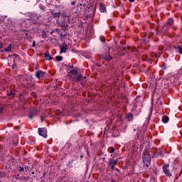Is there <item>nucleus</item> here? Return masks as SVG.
<instances>
[{
    "label": "nucleus",
    "instance_id": "obj_41",
    "mask_svg": "<svg viewBox=\"0 0 182 182\" xmlns=\"http://www.w3.org/2000/svg\"><path fill=\"white\" fill-rule=\"evenodd\" d=\"M114 29H116V28H114V27L112 28V31H114Z\"/></svg>",
    "mask_w": 182,
    "mask_h": 182
},
{
    "label": "nucleus",
    "instance_id": "obj_52",
    "mask_svg": "<svg viewBox=\"0 0 182 182\" xmlns=\"http://www.w3.org/2000/svg\"><path fill=\"white\" fill-rule=\"evenodd\" d=\"M25 169L26 170V169H27V168H26V167H25Z\"/></svg>",
    "mask_w": 182,
    "mask_h": 182
},
{
    "label": "nucleus",
    "instance_id": "obj_21",
    "mask_svg": "<svg viewBox=\"0 0 182 182\" xmlns=\"http://www.w3.org/2000/svg\"><path fill=\"white\" fill-rule=\"evenodd\" d=\"M100 11L101 12H106V7H105L103 4L100 6Z\"/></svg>",
    "mask_w": 182,
    "mask_h": 182
},
{
    "label": "nucleus",
    "instance_id": "obj_49",
    "mask_svg": "<svg viewBox=\"0 0 182 182\" xmlns=\"http://www.w3.org/2000/svg\"><path fill=\"white\" fill-rule=\"evenodd\" d=\"M28 33H26V36H28Z\"/></svg>",
    "mask_w": 182,
    "mask_h": 182
},
{
    "label": "nucleus",
    "instance_id": "obj_23",
    "mask_svg": "<svg viewBox=\"0 0 182 182\" xmlns=\"http://www.w3.org/2000/svg\"><path fill=\"white\" fill-rule=\"evenodd\" d=\"M109 153H114V148L109 147Z\"/></svg>",
    "mask_w": 182,
    "mask_h": 182
},
{
    "label": "nucleus",
    "instance_id": "obj_53",
    "mask_svg": "<svg viewBox=\"0 0 182 182\" xmlns=\"http://www.w3.org/2000/svg\"><path fill=\"white\" fill-rule=\"evenodd\" d=\"M1 110H2V108H1V109H0V111H1Z\"/></svg>",
    "mask_w": 182,
    "mask_h": 182
},
{
    "label": "nucleus",
    "instance_id": "obj_25",
    "mask_svg": "<svg viewBox=\"0 0 182 182\" xmlns=\"http://www.w3.org/2000/svg\"><path fill=\"white\" fill-rule=\"evenodd\" d=\"M19 171L22 173V171H25V168H23V166H19Z\"/></svg>",
    "mask_w": 182,
    "mask_h": 182
},
{
    "label": "nucleus",
    "instance_id": "obj_19",
    "mask_svg": "<svg viewBox=\"0 0 182 182\" xmlns=\"http://www.w3.org/2000/svg\"><path fill=\"white\" fill-rule=\"evenodd\" d=\"M66 50H68V48L60 47V53H66Z\"/></svg>",
    "mask_w": 182,
    "mask_h": 182
},
{
    "label": "nucleus",
    "instance_id": "obj_2",
    "mask_svg": "<svg viewBox=\"0 0 182 182\" xmlns=\"http://www.w3.org/2000/svg\"><path fill=\"white\" fill-rule=\"evenodd\" d=\"M143 163L144 166L146 167H149L151 163V156L147 151L144 152V156H143Z\"/></svg>",
    "mask_w": 182,
    "mask_h": 182
},
{
    "label": "nucleus",
    "instance_id": "obj_31",
    "mask_svg": "<svg viewBox=\"0 0 182 182\" xmlns=\"http://www.w3.org/2000/svg\"><path fill=\"white\" fill-rule=\"evenodd\" d=\"M25 181H29V176L24 177Z\"/></svg>",
    "mask_w": 182,
    "mask_h": 182
},
{
    "label": "nucleus",
    "instance_id": "obj_42",
    "mask_svg": "<svg viewBox=\"0 0 182 182\" xmlns=\"http://www.w3.org/2000/svg\"><path fill=\"white\" fill-rule=\"evenodd\" d=\"M129 2H134V0H129Z\"/></svg>",
    "mask_w": 182,
    "mask_h": 182
},
{
    "label": "nucleus",
    "instance_id": "obj_8",
    "mask_svg": "<svg viewBox=\"0 0 182 182\" xmlns=\"http://www.w3.org/2000/svg\"><path fill=\"white\" fill-rule=\"evenodd\" d=\"M69 76L73 79L74 77H75V76L77 75V69H73L71 70L69 73H68Z\"/></svg>",
    "mask_w": 182,
    "mask_h": 182
},
{
    "label": "nucleus",
    "instance_id": "obj_24",
    "mask_svg": "<svg viewBox=\"0 0 182 182\" xmlns=\"http://www.w3.org/2000/svg\"><path fill=\"white\" fill-rule=\"evenodd\" d=\"M7 95H8V96H15V92L11 91L9 93H8Z\"/></svg>",
    "mask_w": 182,
    "mask_h": 182
},
{
    "label": "nucleus",
    "instance_id": "obj_40",
    "mask_svg": "<svg viewBox=\"0 0 182 182\" xmlns=\"http://www.w3.org/2000/svg\"><path fill=\"white\" fill-rule=\"evenodd\" d=\"M115 170H116L117 171H118V172L120 171V170H119V168H116Z\"/></svg>",
    "mask_w": 182,
    "mask_h": 182
},
{
    "label": "nucleus",
    "instance_id": "obj_10",
    "mask_svg": "<svg viewBox=\"0 0 182 182\" xmlns=\"http://www.w3.org/2000/svg\"><path fill=\"white\" fill-rule=\"evenodd\" d=\"M173 23H174V21L173 20V18H169L168 21L165 23L164 27L166 28V29H168V28H170V26H171Z\"/></svg>",
    "mask_w": 182,
    "mask_h": 182
},
{
    "label": "nucleus",
    "instance_id": "obj_44",
    "mask_svg": "<svg viewBox=\"0 0 182 182\" xmlns=\"http://www.w3.org/2000/svg\"><path fill=\"white\" fill-rule=\"evenodd\" d=\"M70 69L73 68V65L70 66Z\"/></svg>",
    "mask_w": 182,
    "mask_h": 182
},
{
    "label": "nucleus",
    "instance_id": "obj_45",
    "mask_svg": "<svg viewBox=\"0 0 182 182\" xmlns=\"http://www.w3.org/2000/svg\"><path fill=\"white\" fill-rule=\"evenodd\" d=\"M83 79H86V76L82 77V80H83Z\"/></svg>",
    "mask_w": 182,
    "mask_h": 182
},
{
    "label": "nucleus",
    "instance_id": "obj_34",
    "mask_svg": "<svg viewBox=\"0 0 182 182\" xmlns=\"http://www.w3.org/2000/svg\"><path fill=\"white\" fill-rule=\"evenodd\" d=\"M0 177L2 178L4 177V173L0 171Z\"/></svg>",
    "mask_w": 182,
    "mask_h": 182
},
{
    "label": "nucleus",
    "instance_id": "obj_33",
    "mask_svg": "<svg viewBox=\"0 0 182 182\" xmlns=\"http://www.w3.org/2000/svg\"><path fill=\"white\" fill-rule=\"evenodd\" d=\"M63 48H68V44H66V43H64Z\"/></svg>",
    "mask_w": 182,
    "mask_h": 182
},
{
    "label": "nucleus",
    "instance_id": "obj_56",
    "mask_svg": "<svg viewBox=\"0 0 182 182\" xmlns=\"http://www.w3.org/2000/svg\"><path fill=\"white\" fill-rule=\"evenodd\" d=\"M17 129H19V127H17Z\"/></svg>",
    "mask_w": 182,
    "mask_h": 182
},
{
    "label": "nucleus",
    "instance_id": "obj_30",
    "mask_svg": "<svg viewBox=\"0 0 182 182\" xmlns=\"http://www.w3.org/2000/svg\"><path fill=\"white\" fill-rule=\"evenodd\" d=\"M158 155L161 156V157H163V153H161V151H159Z\"/></svg>",
    "mask_w": 182,
    "mask_h": 182
},
{
    "label": "nucleus",
    "instance_id": "obj_5",
    "mask_svg": "<svg viewBox=\"0 0 182 182\" xmlns=\"http://www.w3.org/2000/svg\"><path fill=\"white\" fill-rule=\"evenodd\" d=\"M168 167H170V165L164 164V166H163V171L167 177H171V173H170Z\"/></svg>",
    "mask_w": 182,
    "mask_h": 182
},
{
    "label": "nucleus",
    "instance_id": "obj_27",
    "mask_svg": "<svg viewBox=\"0 0 182 182\" xmlns=\"http://www.w3.org/2000/svg\"><path fill=\"white\" fill-rule=\"evenodd\" d=\"M61 27H62V28H68V24L64 23V24H62V25H61Z\"/></svg>",
    "mask_w": 182,
    "mask_h": 182
},
{
    "label": "nucleus",
    "instance_id": "obj_29",
    "mask_svg": "<svg viewBox=\"0 0 182 182\" xmlns=\"http://www.w3.org/2000/svg\"><path fill=\"white\" fill-rule=\"evenodd\" d=\"M108 167H111L112 170H114V166L113 165H108Z\"/></svg>",
    "mask_w": 182,
    "mask_h": 182
},
{
    "label": "nucleus",
    "instance_id": "obj_35",
    "mask_svg": "<svg viewBox=\"0 0 182 182\" xmlns=\"http://www.w3.org/2000/svg\"><path fill=\"white\" fill-rule=\"evenodd\" d=\"M33 48H35V46H36L35 41H33Z\"/></svg>",
    "mask_w": 182,
    "mask_h": 182
},
{
    "label": "nucleus",
    "instance_id": "obj_14",
    "mask_svg": "<svg viewBox=\"0 0 182 182\" xmlns=\"http://www.w3.org/2000/svg\"><path fill=\"white\" fill-rule=\"evenodd\" d=\"M51 15L53 18H60V11L57 13H55V11H52Z\"/></svg>",
    "mask_w": 182,
    "mask_h": 182
},
{
    "label": "nucleus",
    "instance_id": "obj_26",
    "mask_svg": "<svg viewBox=\"0 0 182 182\" xmlns=\"http://www.w3.org/2000/svg\"><path fill=\"white\" fill-rule=\"evenodd\" d=\"M55 32H57L59 35H60V33H62V31H60V30H59V28H56Z\"/></svg>",
    "mask_w": 182,
    "mask_h": 182
},
{
    "label": "nucleus",
    "instance_id": "obj_22",
    "mask_svg": "<svg viewBox=\"0 0 182 182\" xmlns=\"http://www.w3.org/2000/svg\"><path fill=\"white\" fill-rule=\"evenodd\" d=\"M46 118V114L41 115V122H43V120H45Z\"/></svg>",
    "mask_w": 182,
    "mask_h": 182
},
{
    "label": "nucleus",
    "instance_id": "obj_28",
    "mask_svg": "<svg viewBox=\"0 0 182 182\" xmlns=\"http://www.w3.org/2000/svg\"><path fill=\"white\" fill-rule=\"evenodd\" d=\"M46 7L43 6H40V9H41V11H45Z\"/></svg>",
    "mask_w": 182,
    "mask_h": 182
},
{
    "label": "nucleus",
    "instance_id": "obj_36",
    "mask_svg": "<svg viewBox=\"0 0 182 182\" xmlns=\"http://www.w3.org/2000/svg\"><path fill=\"white\" fill-rule=\"evenodd\" d=\"M15 66H16V64H14L13 65H12V69H15Z\"/></svg>",
    "mask_w": 182,
    "mask_h": 182
},
{
    "label": "nucleus",
    "instance_id": "obj_48",
    "mask_svg": "<svg viewBox=\"0 0 182 182\" xmlns=\"http://www.w3.org/2000/svg\"><path fill=\"white\" fill-rule=\"evenodd\" d=\"M18 176H19V175H17V176H16V179H18Z\"/></svg>",
    "mask_w": 182,
    "mask_h": 182
},
{
    "label": "nucleus",
    "instance_id": "obj_9",
    "mask_svg": "<svg viewBox=\"0 0 182 182\" xmlns=\"http://www.w3.org/2000/svg\"><path fill=\"white\" fill-rule=\"evenodd\" d=\"M74 82H79L83 80V75L79 74L77 77H74L73 78Z\"/></svg>",
    "mask_w": 182,
    "mask_h": 182
},
{
    "label": "nucleus",
    "instance_id": "obj_11",
    "mask_svg": "<svg viewBox=\"0 0 182 182\" xmlns=\"http://www.w3.org/2000/svg\"><path fill=\"white\" fill-rule=\"evenodd\" d=\"M119 161V159L114 160V159H109V161L107 162L108 166H116L117 164V162Z\"/></svg>",
    "mask_w": 182,
    "mask_h": 182
},
{
    "label": "nucleus",
    "instance_id": "obj_17",
    "mask_svg": "<svg viewBox=\"0 0 182 182\" xmlns=\"http://www.w3.org/2000/svg\"><path fill=\"white\" fill-rule=\"evenodd\" d=\"M168 117L164 115V117H162V122L163 123H168Z\"/></svg>",
    "mask_w": 182,
    "mask_h": 182
},
{
    "label": "nucleus",
    "instance_id": "obj_47",
    "mask_svg": "<svg viewBox=\"0 0 182 182\" xmlns=\"http://www.w3.org/2000/svg\"><path fill=\"white\" fill-rule=\"evenodd\" d=\"M46 175V173H44L43 176H45Z\"/></svg>",
    "mask_w": 182,
    "mask_h": 182
},
{
    "label": "nucleus",
    "instance_id": "obj_32",
    "mask_svg": "<svg viewBox=\"0 0 182 182\" xmlns=\"http://www.w3.org/2000/svg\"><path fill=\"white\" fill-rule=\"evenodd\" d=\"M101 41H102V42H106V39L105 38H101Z\"/></svg>",
    "mask_w": 182,
    "mask_h": 182
},
{
    "label": "nucleus",
    "instance_id": "obj_46",
    "mask_svg": "<svg viewBox=\"0 0 182 182\" xmlns=\"http://www.w3.org/2000/svg\"><path fill=\"white\" fill-rule=\"evenodd\" d=\"M0 48H2V44H0Z\"/></svg>",
    "mask_w": 182,
    "mask_h": 182
},
{
    "label": "nucleus",
    "instance_id": "obj_16",
    "mask_svg": "<svg viewBox=\"0 0 182 182\" xmlns=\"http://www.w3.org/2000/svg\"><path fill=\"white\" fill-rule=\"evenodd\" d=\"M175 49H176L178 53H180L181 55V53H182V46H175Z\"/></svg>",
    "mask_w": 182,
    "mask_h": 182
},
{
    "label": "nucleus",
    "instance_id": "obj_7",
    "mask_svg": "<svg viewBox=\"0 0 182 182\" xmlns=\"http://www.w3.org/2000/svg\"><path fill=\"white\" fill-rule=\"evenodd\" d=\"M38 115V110H36V109H31L30 111V114L28 116L29 119H31V120H32V119H33V117H35V116Z\"/></svg>",
    "mask_w": 182,
    "mask_h": 182
},
{
    "label": "nucleus",
    "instance_id": "obj_15",
    "mask_svg": "<svg viewBox=\"0 0 182 182\" xmlns=\"http://www.w3.org/2000/svg\"><path fill=\"white\" fill-rule=\"evenodd\" d=\"M127 120H128L129 122H132V120H133V114L132 113H129L127 117H126Z\"/></svg>",
    "mask_w": 182,
    "mask_h": 182
},
{
    "label": "nucleus",
    "instance_id": "obj_18",
    "mask_svg": "<svg viewBox=\"0 0 182 182\" xmlns=\"http://www.w3.org/2000/svg\"><path fill=\"white\" fill-rule=\"evenodd\" d=\"M5 52H11L12 50V45L9 44L8 48L4 49Z\"/></svg>",
    "mask_w": 182,
    "mask_h": 182
},
{
    "label": "nucleus",
    "instance_id": "obj_20",
    "mask_svg": "<svg viewBox=\"0 0 182 182\" xmlns=\"http://www.w3.org/2000/svg\"><path fill=\"white\" fill-rule=\"evenodd\" d=\"M57 62H60L62 60V59H63V57L60 56V55H58L55 58Z\"/></svg>",
    "mask_w": 182,
    "mask_h": 182
},
{
    "label": "nucleus",
    "instance_id": "obj_6",
    "mask_svg": "<svg viewBox=\"0 0 182 182\" xmlns=\"http://www.w3.org/2000/svg\"><path fill=\"white\" fill-rule=\"evenodd\" d=\"M46 75V72H43L42 70H38L36 72V76L38 77V79H43Z\"/></svg>",
    "mask_w": 182,
    "mask_h": 182
},
{
    "label": "nucleus",
    "instance_id": "obj_43",
    "mask_svg": "<svg viewBox=\"0 0 182 182\" xmlns=\"http://www.w3.org/2000/svg\"><path fill=\"white\" fill-rule=\"evenodd\" d=\"M60 36H62V38H63V36H65V35L63 34H61Z\"/></svg>",
    "mask_w": 182,
    "mask_h": 182
},
{
    "label": "nucleus",
    "instance_id": "obj_12",
    "mask_svg": "<svg viewBox=\"0 0 182 182\" xmlns=\"http://www.w3.org/2000/svg\"><path fill=\"white\" fill-rule=\"evenodd\" d=\"M101 59H103L104 60H107V62H109V60H112L113 58L110 55H103L101 56Z\"/></svg>",
    "mask_w": 182,
    "mask_h": 182
},
{
    "label": "nucleus",
    "instance_id": "obj_57",
    "mask_svg": "<svg viewBox=\"0 0 182 182\" xmlns=\"http://www.w3.org/2000/svg\"><path fill=\"white\" fill-rule=\"evenodd\" d=\"M87 182H89V181H87Z\"/></svg>",
    "mask_w": 182,
    "mask_h": 182
},
{
    "label": "nucleus",
    "instance_id": "obj_38",
    "mask_svg": "<svg viewBox=\"0 0 182 182\" xmlns=\"http://www.w3.org/2000/svg\"><path fill=\"white\" fill-rule=\"evenodd\" d=\"M14 56H15L16 58H19V55L16 54H14Z\"/></svg>",
    "mask_w": 182,
    "mask_h": 182
},
{
    "label": "nucleus",
    "instance_id": "obj_50",
    "mask_svg": "<svg viewBox=\"0 0 182 182\" xmlns=\"http://www.w3.org/2000/svg\"><path fill=\"white\" fill-rule=\"evenodd\" d=\"M31 174H35V172H31Z\"/></svg>",
    "mask_w": 182,
    "mask_h": 182
},
{
    "label": "nucleus",
    "instance_id": "obj_54",
    "mask_svg": "<svg viewBox=\"0 0 182 182\" xmlns=\"http://www.w3.org/2000/svg\"><path fill=\"white\" fill-rule=\"evenodd\" d=\"M17 129H19V127H17Z\"/></svg>",
    "mask_w": 182,
    "mask_h": 182
},
{
    "label": "nucleus",
    "instance_id": "obj_1",
    "mask_svg": "<svg viewBox=\"0 0 182 182\" xmlns=\"http://www.w3.org/2000/svg\"><path fill=\"white\" fill-rule=\"evenodd\" d=\"M26 16L28 18V21H32L33 23H38L39 22V18L41 16H38V14L31 12H27L25 14Z\"/></svg>",
    "mask_w": 182,
    "mask_h": 182
},
{
    "label": "nucleus",
    "instance_id": "obj_55",
    "mask_svg": "<svg viewBox=\"0 0 182 182\" xmlns=\"http://www.w3.org/2000/svg\"><path fill=\"white\" fill-rule=\"evenodd\" d=\"M17 129H19V127H17Z\"/></svg>",
    "mask_w": 182,
    "mask_h": 182
},
{
    "label": "nucleus",
    "instance_id": "obj_13",
    "mask_svg": "<svg viewBox=\"0 0 182 182\" xmlns=\"http://www.w3.org/2000/svg\"><path fill=\"white\" fill-rule=\"evenodd\" d=\"M44 55L46 60H52V59H53V57H52L50 54H49V51L48 50L44 53Z\"/></svg>",
    "mask_w": 182,
    "mask_h": 182
},
{
    "label": "nucleus",
    "instance_id": "obj_37",
    "mask_svg": "<svg viewBox=\"0 0 182 182\" xmlns=\"http://www.w3.org/2000/svg\"><path fill=\"white\" fill-rule=\"evenodd\" d=\"M75 4H76V1H72L71 2V5H75Z\"/></svg>",
    "mask_w": 182,
    "mask_h": 182
},
{
    "label": "nucleus",
    "instance_id": "obj_39",
    "mask_svg": "<svg viewBox=\"0 0 182 182\" xmlns=\"http://www.w3.org/2000/svg\"><path fill=\"white\" fill-rule=\"evenodd\" d=\"M111 182H116V180H114V178H112Z\"/></svg>",
    "mask_w": 182,
    "mask_h": 182
},
{
    "label": "nucleus",
    "instance_id": "obj_4",
    "mask_svg": "<svg viewBox=\"0 0 182 182\" xmlns=\"http://www.w3.org/2000/svg\"><path fill=\"white\" fill-rule=\"evenodd\" d=\"M38 134L46 139L48 137V130L46 128H38Z\"/></svg>",
    "mask_w": 182,
    "mask_h": 182
},
{
    "label": "nucleus",
    "instance_id": "obj_51",
    "mask_svg": "<svg viewBox=\"0 0 182 182\" xmlns=\"http://www.w3.org/2000/svg\"><path fill=\"white\" fill-rule=\"evenodd\" d=\"M0 52H4V50H1Z\"/></svg>",
    "mask_w": 182,
    "mask_h": 182
},
{
    "label": "nucleus",
    "instance_id": "obj_3",
    "mask_svg": "<svg viewBox=\"0 0 182 182\" xmlns=\"http://www.w3.org/2000/svg\"><path fill=\"white\" fill-rule=\"evenodd\" d=\"M88 9H90V7L86 6V4H80V6L77 7V13L81 15H86V12H87Z\"/></svg>",
    "mask_w": 182,
    "mask_h": 182
}]
</instances>
